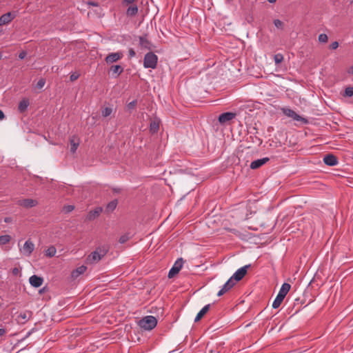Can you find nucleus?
Returning a JSON list of instances; mask_svg holds the SVG:
<instances>
[{
	"instance_id": "f257e3e1",
	"label": "nucleus",
	"mask_w": 353,
	"mask_h": 353,
	"mask_svg": "<svg viewBox=\"0 0 353 353\" xmlns=\"http://www.w3.org/2000/svg\"><path fill=\"white\" fill-rule=\"evenodd\" d=\"M106 253V249L97 248L87 256L86 263L88 264H95L101 261L105 256Z\"/></svg>"
},
{
	"instance_id": "f03ea898",
	"label": "nucleus",
	"mask_w": 353,
	"mask_h": 353,
	"mask_svg": "<svg viewBox=\"0 0 353 353\" xmlns=\"http://www.w3.org/2000/svg\"><path fill=\"white\" fill-rule=\"evenodd\" d=\"M157 320L153 316H146L139 322V325L145 330H152L157 326Z\"/></svg>"
},
{
	"instance_id": "7ed1b4c3",
	"label": "nucleus",
	"mask_w": 353,
	"mask_h": 353,
	"mask_svg": "<svg viewBox=\"0 0 353 353\" xmlns=\"http://www.w3.org/2000/svg\"><path fill=\"white\" fill-rule=\"evenodd\" d=\"M158 57L153 52H148L145 57L143 60V66L145 68H152L154 69L157 65Z\"/></svg>"
},
{
	"instance_id": "20e7f679",
	"label": "nucleus",
	"mask_w": 353,
	"mask_h": 353,
	"mask_svg": "<svg viewBox=\"0 0 353 353\" xmlns=\"http://www.w3.org/2000/svg\"><path fill=\"white\" fill-rule=\"evenodd\" d=\"M282 112L285 116L292 118L294 121H302L304 123H307V120L306 119L303 118L302 117L296 114L294 110L290 108H282Z\"/></svg>"
},
{
	"instance_id": "39448f33",
	"label": "nucleus",
	"mask_w": 353,
	"mask_h": 353,
	"mask_svg": "<svg viewBox=\"0 0 353 353\" xmlns=\"http://www.w3.org/2000/svg\"><path fill=\"white\" fill-rule=\"evenodd\" d=\"M183 263H184L183 259L182 258H179L174 263L172 268L170 270L169 273H168V277L172 278L176 274H178L179 272L182 268Z\"/></svg>"
},
{
	"instance_id": "423d86ee",
	"label": "nucleus",
	"mask_w": 353,
	"mask_h": 353,
	"mask_svg": "<svg viewBox=\"0 0 353 353\" xmlns=\"http://www.w3.org/2000/svg\"><path fill=\"white\" fill-rule=\"evenodd\" d=\"M34 249V245L33 242L28 239L27 240L23 246L19 249L20 252L26 256H30Z\"/></svg>"
},
{
	"instance_id": "0eeeda50",
	"label": "nucleus",
	"mask_w": 353,
	"mask_h": 353,
	"mask_svg": "<svg viewBox=\"0 0 353 353\" xmlns=\"http://www.w3.org/2000/svg\"><path fill=\"white\" fill-rule=\"evenodd\" d=\"M250 265H245L239 270H237L231 278L236 283L241 280L247 273L248 269L250 268Z\"/></svg>"
},
{
	"instance_id": "6e6552de",
	"label": "nucleus",
	"mask_w": 353,
	"mask_h": 353,
	"mask_svg": "<svg viewBox=\"0 0 353 353\" xmlns=\"http://www.w3.org/2000/svg\"><path fill=\"white\" fill-rule=\"evenodd\" d=\"M236 116V113L234 112H224L221 114L219 116L218 121L221 124H225L226 123L230 121L231 120L234 119Z\"/></svg>"
},
{
	"instance_id": "1a4fd4ad",
	"label": "nucleus",
	"mask_w": 353,
	"mask_h": 353,
	"mask_svg": "<svg viewBox=\"0 0 353 353\" xmlns=\"http://www.w3.org/2000/svg\"><path fill=\"white\" fill-rule=\"evenodd\" d=\"M236 284L235 281L233 278H230L228 281L223 285L222 288L219 291L217 295L221 296L229 291Z\"/></svg>"
},
{
	"instance_id": "9d476101",
	"label": "nucleus",
	"mask_w": 353,
	"mask_h": 353,
	"mask_svg": "<svg viewBox=\"0 0 353 353\" xmlns=\"http://www.w3.org/2000/svg\"><path fill=\"white\" fill-rule=\"evenodd\" d=\"M123 57V54L121 52H112L109 54L105 60L107 63L110 64L120 60Z\"/></svg>"
},
{
	"instance_id": "9b49d317",
	"label": "nucleus",
	"mask_w": 353,
	"mask_h": 353,
	"mask_svg": "<svg viewBox=\"0 0 353 353\" xmlns=\"http://www.w3.org/2000/svg\"><path fill=\"white\" fill-rule=\"evenodd\" d=\"M18 204L24 208H30L36 206L38 204V202L35 199H26L19 201Z\"/></svg>"
},
{
	"instance_id": "f8f14e48",
	"label": "nucleus",
	"mask_w": 353,
	"mask_h": 353,
	"mask_svg": "<svg viewBox=\"0 0 353 353\" xmlns=\"http://www.w3.org/2000/svg\"><path fill=\"white\" fill-rule=\"evenodd\" d=\"M323 162L327 165L334 166L338 164V159L336 156L332 154H328L324 157Z\"/></svg>"
},
{
	"instance_id": "ddd939ff",
	"label": "nucleus",
	"mask_w": 353,
	"mask_h": 353,
	"mask_svg": "<svg viewBox=\"0 0 353 353\" xmlns=\"http://www.w3.org/2000/svg\"><path fill=\"white\" fill-rule=\"evenodd\" d=\"M103 208L101 207H97L94 210H90L87 214L86 219L88 221H92L97 218L102 212Z\"/></svg>"
},
{
	"instance_id": "4468645a",
	"label": "nucleus",
	"mask_w": 353,
	"mask_h": 353,
	"mask_svg": "<svg viewBox=\"0 0 353 353\" xmlns=\"http://www.w3.org/2000/svg\"><path fill=\"white\" fill-rule=\"evenodd\" d=\"M15 14L12 12H7L0 17V26L6 25L10 22L15 17Z\"/></svg>"
},
{
	"instance_id": "2eb2a0df",
	"label": "nucleus",
	"mask_w": 353,
	"mask_h": 353,
	"mask_svg": "<svg viewBox=\"0 0 353 353\" xmlns=\"http://www.w3.org/2000/svg\"><path fill=\"white\" fill-rule=\"evenodd\" d=\"M269 160L270 159L268 157H264L263 159L255 160L250 163V167L252 170L257 169L268 162Z\"/></svg>"
},
{
	"instance_id": "dca6fc26",
	"label": "nucleus",
	"mask_w": 353,
	"mask_h": 353,
	"mask_svg": "<svg viewBox=\"0 0 353 353\" xmlns=\"http://www.w3.org/2000/svg\"><path fill=\"white\" fill-rule=\"evenodd\" d=\"M30 285L34 288L40 287L43 282V279L37 275H32L29 279Z\"/></svg>"
},
{
	"instance_id": "f3484780",
	"label": "nucleus",
	"mask_w": 353,
	"mask_h": 353,
	"mask_svg": "<svg viewBox=\"0 0 353 353\" xmlns=\"http://www.w3.org/2000/svg\"><path fill=\"white\" fill-rule=\"evenodd\" d=\"M87 270V267L85 265H81L74 270L71 273V277L73 279H76L80 275L83 274Z\"/></svg>"
},
{
	"instance_id": "a211bd4d",
	"label": "nucleus",
	"mask_w": 353,
	"mask_h": 353,
	"mask_svg": "<svg viewBox=\"0 0 353 353\" xmlns=\"http://www.w3.org/2000/svg\"><path fill=\"white\" fill-rule=\"evenodd\" d=\"M290 288H291V286L289 283H284L281 285V288L279 292L278 295L281 296V297H283L284 299L285 297V296L287 295V294L288 293V292L290 291Z\"/></svg>"
},
{
	"instance_id": "6ab92c4d",
	"label": "nucleus",
	"mask_w": 353,
	"mask_h": 353,
	"mask_svg": "<svg viewBox=\"0 0 353 353\" xmlns=\"http://www.w3.org/2000/svg\"><path fill=\"white\" fill-rule=\"evenodd\" d=\"M210 307V304H208L205 305L197 314L195 317L194 321L197 322L201 319V318L209 311Z\"/></svg>"
},
{
	"instance_id": "aec40b11",
	"label": "nucleus",
	"mask_w": 353,
	"mask_h": 353,
	"mask_svg": "<svg viewBox=\"0 0 353 353\" xmlns=\"http://www.w3.org/2000/svg\"><path fill=\"white\" fill-rule=\"evenodd\" d=\"M139 45L141 48L145 49H150L151 43L146 38V36L139 37Z\"/></svg>"
},
{
	"instance_id": "412c9836",
	"label": "nucleus",
	"mask_w": 353,
	"mask_h": 353,
	"mask_svg": "<svg viewBox=\"0 0 353 353\" xmlns=\"http://www.w3.org/2000/svg\"><path fill=\"white\" fill-rule=\"evenodd\" d=\"M123 71V68L119 65H112L110 68V72L114 77H119Z\"/></svg>"
},
{
	"instance_id": "4be33fe9",
	"label": "nucleus",
	"mask_w": 353,
	"mask_h": 353,
	"mask_svg": "<svg viewBox=\"0 0 353 353\" xmlns=\"http://www.w3.org/2000/svg\"><path fill=\"white\" fill-rule=\"evenodd\" d=\"M29 104L30 102L28 99H23L19 103L18 110L21 113L25 112L27 110Z\"/></svg>"
},
{
	"instance_id": "5701e85b",
	"label": "nucleus",
	"mask_w": 353,
	"mask_h": 353,
	"mask_svg": "<svg viewBox=\"0 0 353 353\" xmlns=\"http://www.w3.org/2000/svg\"><path fill=\"white\" fill-rule=\"evenodd\" d=\"M160 121L158 119H155L151 121L150 124V130L152 133H156L159 129Z\"/></svg>"
},
{
	"instance_id": "b1692460",
	"label": "nucleus",
	"mask_w": 353,
	"mask_h": 353,
	"mask_svg": "<svg viewBox=\"0 0 353 353\" xmlns=\"http://www.w3.org/2000/svg\"><path fill=\"white\" fill-rule=\"evenodd\" d=\"M138 13V7L136 5H131L126 10V14L129 17H134Z\"/></svg>"
},
{
	"instance_id": "393cba45",
	"label": "nucleus",
	"mask_w": 353,
	"mask_h": 353,
	"mask_svg": "<svg viewBox=\"0 0 353 353\" xmlns=\"http://www.w3.org/2000/svg\"><path fill=\"white\" fill-rule=\"evenodd\" d=\"M76 137H72L70 139V143L71 145V148H70V151L72 152V153H74L77 150V148L79 145V141H76Z\"/></svg>"
},
{
	"instance_id": "a878e982",
	"label": "nucleus",
	"mask_w": 353,
	"mask_h": 353,
	"mask_svg": "<svg viewBox=\"0 0 353 353\" xmlns=\"http://www.w3.org/2000/svg\"><path fill=\"white\" fill-rule=\"evenodd\" d=\"M117 203H118V202H117V200H116V199L110 201L106 205L105 211L107 212H112L117 208Z\"/></svg>"
},
{
	"instance_id": "bb28decb",
	"label": "nucleus",
	"mask_w": 353,
	"mask_h": 353,
	"mask_svg": "<svg viewBox=\"0 0 353 353\" xmlns=\"http://www.w3.org/2000/svg\"><path fill=\"white\" fill-rule=\"evenodd\" d=\"M57 253V249L54 246L52 245L45 250V255L48 257H52L55 256Z\"/></svg>"
},
{
	"instance_id": "cd10ccee",
	"label": "nucleus",
	"mask_w": 353,
	"mask_h": 353,
	"mask_svg": "<svg viewBox=\"0 0 353 353\" xmlns=\"http://www.w3.org/2000/svg\"><path fill=\"white\" fill-rule=\"evenodd\" d=\"M283 299H284L283 297H281V296L277 294L276 299L273 301L272 307L275 308V309L278 308L281 305V304L282 303Z\"/></svg>"
},
{
	"instance_id": "c85d7f7f",
	"label": "nucleus",
	"mask_w": 353,
	"mask_h": 353,
	"mask_svg": "<svg viewBox=\"0 0 353 353\" xmlns=\"http://www.w3.org/2000/svg\"><path fill=\"white\" fill-rule=\"evenodd\" d=\"M11 241V236L8 234L0 236V245L8 243Z\"/></svg>"
},
{
	"instance_id": "c756f323",
	"label": "nucleus",
	"mask_w": 353,
	"mask_h": 353,
	"mask_svg": "<svg viewBox=\"0 0 353 353\" xmlns=\"http://www.w3.org/2000/svg\"><path fill=\"white\" fill-rule=\"evenodd\" d=\"M274 60L276 64H279L283 61V56L282 54L278 53L274 56Z\"/></svg>"
},
{
	"instance_id": "7c9ffc66",
	"label": "nucleus",
	"mask_w": 353,
	"mask_h": 353,
	"mask_svg": "<svg viewBox=\"0 0 353 353\" xmlns=\"http://www.w3.org/2000/svg\"><path fill=\"white\" fill-rule=\"evenodd\" d=\"M112 112V108L106 107L102 110L101 114L103 117H107L111 114Z\"/></svg>"
},
{
	"instance_id": "2f4dec72",
	"label": "nucleus",
	"mask_w": 353,
	"mask_h": 353,
	"mask_svg": "<svg viewBox=\"0 0 353 353\" xmlns=\"http://www.w3.org/2000/svg\"><path fill=\"white\" fill-rule=\"evenodd\" d=\"M344 96L350 97L353 96V87L350 86L346 88L345 90Z\"/></svg>"
},
{
	"instance_id": "473e14b6",
	"label": "nucleus",
	"mask_w": 353,
	"mask_h": 353,
	"mask_svg": "<svg viewBox=\"0 0 353 353\" xmlns=\"http://www.w3.org/2000/svg\"><path fill=\"white\" fill-rule=\"evenodd\" d=\"M130 239L129 234H125L120 236L119 238V243L123 244L125 243L127 241H128Z\"/></svg>"
},
{
	"instance_id": "72a5a7b5",
	"label": "nucleus",
	"mask_w": 353,
	"mask_h": 353,
	"mask_svg": "<svg viewBox=\"0 0 353 353\" xmlns=\"http://www.w3.org/2000/svg\"><path fill=\"white\" fill-rule=\"evenodd\" d=\"M274 26L277 28H279V29H283V23L279 20V19H274Z\"/></svg>"
},
{
	"instance_id": "f704fd0d",
	"label": "nucleus",
	"mask_w": 353,
	"mask_h": 353,
	"mask_svg": "<svg viewBox=\"0 0 353 353\" xmlns=\"http://www.w3.org/2000/svg\"><path fill=\"white\" fill-rule=\"evenodd\" d=\"M319 42H321V43H326L327 41V34H321L319 35V38H318Z\"/></svg>"
},
{
	"instance_id": "c9c22d12",
	"label": "nucleus",
	"mask_w": 353,
	"mask_h": 353,
	"mask_svg": "<svg viewBox=\"0 0 353 353\" xmlns=\"http://www.w3.org/2000/svg\"><path fill=\"white\" fill-rule=\"evenodd\" d=\"M45 83L46 80L44 79H40L37 83V88L38 89H41L45 85Z\"/></svg>"
},
{
	"instance_id": "e433bc0d",
	"label": "nucleus",
	"mask_w": 353,
	"mask_h": 353,
	"mask_svg": "<svg viewBox=\"0 0 353 353\" xmlns=\"http://www.w3.org/2000/svg\"><path fill=\"white\" fill-rule=\"evenodd\" d=\"M137 101H136V100H134V101H132L130 102V103L127 105V108H128V110H133V109H134V108H135V107H136V105H137Z\"/></svg>"
},
{
	"instance_id": "4c0bfd02",
	"label": "nucleus",
	"mask_w": 353,
	"mask_h": 353,
	"mask_svg": "<svg viewBox=\"0 0 353 353\" xmlns=\"http://www.w3.org/2000/svg\"><path fill=\"white\" fill-rule=\"evenodd\" d=\"M79 76H80V74L79 73L74 72V73L71 74V75L70 77V79L71 81H74L79 77Z\"/></svg>"
},
{
	"instance_id": "58836bf2",
	"label": "nucleus",
	"mask_w": 353,
	"mask_h": 353,
	"mask_svg": "<svg viewBox=\"0 0 353 353\" xmlns=\"http://www.w3.org/2000/svg\"><path fill=\"white\" fill-rule=\"evenodd\" d=\"M338 47L339 43L337 41L332 42L330 46V48L332 50H336Z\"/></svg>"
},
{
	"instance_id": "ea45409f",
	"label": "nucleus",
	"mask_w": 353,
	"mask_h": 353,
	"mask_svg": "<svg viewBox=\"0 0 353 353\" xmlns=\"http://www.w3.org/2000/svg\"><path fill=\"white\" fill-rule=\"evenodd\" d=\"M12 273L14 276L20 274V270L18 268H14L12 269Z\"/></svg>"
},
{
	"instance_id": "a19ab883",
	"label": "nucleus",
	"mask_w": 353,
	"mask_h": 353,
	"mask_svg": "<svg viewBox=\"0 0 353 353\" xmlns=\"http://www.w3.org/2000/svg\"><path fill=\"white\" fill-rule=\"evenodd\" d=\"M129 57L132 58L136 55L135 51L132 48H130L128 50Z\"/></svg>"
},
{
	"instance_id": "79ce46f5",
	"label": "nucleus",
	"mask_w": 353,
	"mask_h": 353,
	"mask_svg": "<svg viewBox=\"0 0 353 353\" xmlns=\"http://www.w3.org/2000/svg\"><path fill=\"white\" fill-rule=\"evenodd\" d=\"M225 230L232 232L233 234H234L236 236L239 235V232L238 230H236V229L225 228Z\"/></svg>"
},
{
	"instance_id": "37998d69",
	"label": "nucleus",
	"mask_w": 353,
	"mask_h": 353,
	"mask_svg": "<svg viewBox=\"0 0 353 353\" xmlns=\"http://www.w3.org/2000/svg\"><path fill=\"white\" fill-rule=\"evenodd\" d=\"M26 52L23 51L21 53H19V58L21 59H23L26 57Z\"/></svg>"
},
{
	"instance_id": "c03bdc74",
	"label": "nucleus",
	"mask_w": 353,
	"mask_h": 353,
	"mask_svg": "<svg viewBox=\"0 0 353 353\" xmlns=\"http://www.w3.org/2000/svg\"><path fill=\"white\" fill-rule=\"evenodd\" d=\"M74 206L73 205H68L67 207H65V209H66V212H71L74 210Z\"/></svg>"
},
{
	"instance_id": "a18cd8bd",
	"label": "nucleus",
	"mask_w": 353,
	"mask_h": 353,
	"mask_svg": "<svg viewBox=\"0 0 353 353\" xmlns=\"http://www.w3.org/2000/svg\"><path fill=\"white\" fill-rule=\"evenodd\" d=\"M136 0H124L123 3L126 4H132Z\"/></svg>"
},
{
	"instance_id": "49530a36",
	"label": "nucleus",
	"mask_w": 353,
	"mask_h": 353,
	"mask_svg": "<svg viewBox=\"0 0 353 353\" xmlns=\"http://www.w3.org/2000/svg\"><path fill=\"white\" fill-rule=\"evenodd\" d=\"M6 333V330L3 328H0V336H3Z\"/></svg>"
},
{
	"instance_id": "de8ad7c7",
	"label": "nucleus",
	"mask_w": 353,
	"mask_h": 353,
	"mask_svg": "<svg viewBox=\"0 0 353 353\" xmlns=\"http://www.w3.org/2000/svg\"><path fill=\"white\" fill-rule=\"evenodd\" d=\"M5 117L4 113L1 110H0V121L3 119Z\"/></svg>"
},
{
	"instance_id": "09e8293b",
	"label": "nucleus",
	"mask_w": 353,
	"mask_h": 353,
	"mask_svg": "<svg viewBox=\"0 0 353 353\" xmlns=\"http://www.w3.org/2000/svg\"><path fill=\"white\" fill-rule=\"evenodd\" d=\"M19 316L22 318L23 319H26V318H27L26 313L20 314V315Z\"/></svg>"
},
{
	"instance_id": "8fccbe9b",
	"label": "nucleus",
	"mask_w": 353,
	"mask_h": 353,
	"mask_svg": "<svg viewBox=\"0 0 353 353\" xmlns=\"http://www.w3.org/2000/svg\"><path fill=\"white\" fill-rule=\"evenodd\" d=\"M4 221H5L6 223H9V222L10 221V218H6V219H4Z\"/></svg>"
},
{
	"instance_id": "3c124183",
	"label": "nucleus",
	"mask_w": 353,
	"mask_h": 353,
	"mask_svg": "<svg viewBox=\"0 0 353 353\" xmlns=\"http://www.w3.org/2000/svg\"><path fill=\"white\" fill-rule=\"evenodd\" d=\"M270 3H274L276 0H268Z\"/></svg>"
},
{
	"instance_id": "603ef678",
	"label": "nucleus",
	"mask_w": 353,
	"mask_h": 353,
	"mask_svg": "<svg viewBox=\"0 0 353 353\" xmlns=\"http://www.w3.org/2000/svg\"><path fill=\"white\" fill-rule=\"evenodd\" d=\"M91 4H92V6H97V3H91Z\"/></svg>"
},
{
	"instance_id": "864d4df0",
	"label": "nucleus",
	"mask_w": 353,
	"mask_h": 353,
	"mask_svg": "<svg viewBox=\"0 0 353 353\" xmlns=\"http://www.w3.org/2000/svg\"><path fill=\"white\" fill-rule=\"evenodd\" d=\"M352 74H353V66L352 67Z\"/></svg>"
}]
</instances>
